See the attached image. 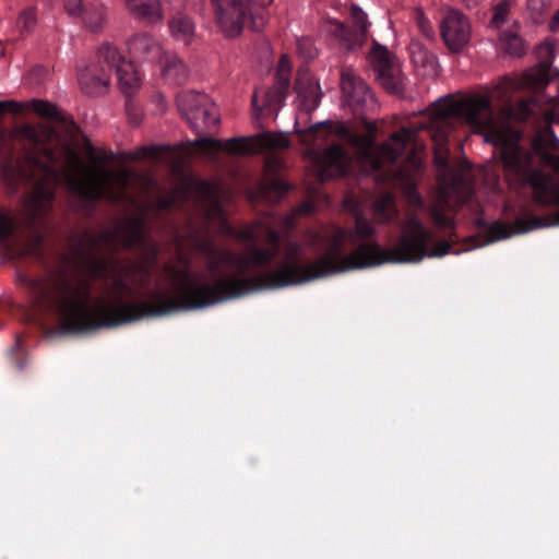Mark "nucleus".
Masks as SVG:
<instances>
[{"instance_id": "1a4fd4ad", "label": "nucleus", "mask_w": 559, "mask_h": 559, "mask_svg": "<svg viewBox=\"0 0 559 559\" xmlns=\"http://www.w3.org/2000/svg\"><path fill=\"white\" fill-rule=\"evenodd\" d=\"M307 157L313 174L320 181L344 176L352 164L349 153L338 144H332L322 152L309 151Z\"/></svg>"}, {"instance_id": "c85d7f7f", "label": "nucleus", "mask_w": 559, "mask_h": 559, "mask_svg": "<svg viewBox=\"0 0 559 559\" xmlns=\"http://www.w3.org/2000/svg\"><path fill=\"white\" fill-rule=\"evenodd\" d=\"M411 58L415 67L435 71L437 58L420 43L412 41L409 46Z\"/></svg>"}, {"instance_id": "58836bf2", "label": "nucleus", "mask_w": 559, "mask_h": 559, "mask_svg": "<svg viewBox=\"0 0 559 559\" xmlns=\"http://www.w3.org/2000/svg\"><path fill=\"white\" fill-rule=\"evenodd\" d=\"M298 50L307 58H313L316 56V49L309 39H302L298 41Z\"/></svg>"}, {"instance_id": "7c9ffc66", "label": "nucleus", "mask_w": 559, "mask_h": 559, "mask_svg": "<svg viewBox=\"0 0 559 559\" xmlns=\"http://www.w3.org/2000/svg\"><path fill=\"white\" fill-rule=\"evenodd\" d=\"M500 40L510 55L521 56L525 50L523 40L516 34L503 33L500 35Z\"/></svg>"}, {"instance_id": "ea45409f", "label": "nucleus", "mask_w": 559, "mask_h": 559, "mask_svg": "<svg viewBox=\"0 0 559 559\" xmlns=\"http://www.w3.org/2000/svg\"><path fill=\"white\" fill-rule=\"evenodd\" d=\"M550 28L552 31H558L559 29V8H558V11L555 13L551 22H550Z\"/></svg>"}, {"instance_id": "dca6fc26", "label": "nucleus", "mask_w": 559, "mask_h": 559, "mask_svg": "<svg viewBox=\"0 0 559 559\" xmlns=\"http://www.w3.org/2000/svg\"><path fill=\"white\" fill-rule=\"evenodd\" d=\"M124 8L130 16L147 25L164 21V8H160L159 0H124Z\"/></svg>"}, {"instance_id": "2f4dec72", "label": "nucleus", "mask_w": 559, "mask_h": 559, "mask_svg": "<svg viewBox=\"0 0 559 559\" xmlns=\"http://www.w3.org/2000/svg\"><path fill=\"white\" fill-rule=\"evenodd\" d=\"M292 72V61L290 58L286 55L282 56L278 67H277V76L281 81L283 87H286L289 82V75Z\"/></svg>"}, {"instance_id": "ddd939ff", "label": "nucleus", "mask_w": 559, "mask_h": 559, "mask_svg": "<svg viewBox=\"0 0 559 559\" xmlns=\"http://www.w3.org/2000/svg\"><path fill=\"white\" fill-rule=\"evenodd\" d=\"M343 100L353 111L374 109L377 104L367 84L350 70H344L341 76Z\"/></svg>"}, {"instance_id": "aec40b11", "label": "nucleus", "mask_w": 559, "mask_h": 559, "mask_svg": "<svg viewBox=\"0 0 559 559\" xmlns=\"http://www.w3.org/2000/svg\"><path fill=\"white\" fill-rule=\"evenodd\" d=\"M297 94L298 106L306 111L314 110L320 104V85L312 78L298 79Z\"/></svg>"}, {"instance_id": "0eeeda50", "label": "nucleus", "mask_w": 559, "mask_h": 559, "mask_svg": "<svg viewBox=\"0 0 559 559\" xmlns=\"http://www.w3.org/2000/svg\"><path fill=\"white\" fill-rule=\"evenodd\" d=\"M440 189L431 213L438 224L449 226L451 221L443 214L444 209L452 210L468 200L472 193L471 179L466 169L460 175H439Z\"/></svg>"}, {"instance_id": "f03ea898", "label": "nucleus", "mask_w": 559, "mask_h": 559, "mask_svg": "<svg viewBox=\"0 0 559 559\" xmlns=\"http://www.w3.org/2000/svg\"><path fill=\"white\" fill-rule=\"evenodd\" d=\"M75 130L71 124L69 138L63 140L45 126L27 124L15 130L14 138L27 146L26 163L32 174L41 173L44 180L34 187L22 214L0 215V246L8 247L12 257L38 252L43 239L40 217L49 210L52 182H64L85 200L107 199L135 205V188L150 189L148 179L126 168H108L107 154L88 143L82 145Z\"/></svg>"}, {"instance_id": "4be33fe9", "label": "nucleus", "mask_w": 559, "mask_h": 559, "mask_svg": "<svg viewBox=\"0 0 559 559\" xmlns=\"http://www.w3.org/2000/svg\"><path fill=\"white\" fill-rule=\"evenodd\" d=\"M116 73L119 86L124 94H131L140 87L141 78L131 61L117 66Z\"/></svg>"}, {"instance_id": "5701e85b", "label": "nucleus", "mask_w": 559, "mask_h": 559, "mask_svg": "<svg viewBox=\"0 0 559 559\" xmlns=\"http://www.w3.org/2000/svg\"><path fill=\"white\" fill-rule=\"evenodd\" d=\"M168 27L173 38L185 45H189L194 37V24L187 16H174L169 21Z\"/></svg>"}, {"instance_id": "72a5a7b5", "label": "nucleus", "mask_w": 559, "mask_h": 559, "mask_svg": "<svg viewBox=\"0 0 559 559\" xmlns=\"http://www.w3.org/2000/svg\"><path fill=\"white\" fill-rule=\"evenodd\" d=\"M508 12H509L508 2L502 1V2L498 3L497 7L495 8V12H493V15L491 19V24L495 27H500L504 23Z\"/></svg>"}, {"instance_id": "f257e3e1", "label": "nucleus", "mask_w": 559, "mask_h": 559, "mask_svg": "<svg viewBox=\"0 0 559 559\" xmlns=\"http://www.w3.org/2000/svg\"><path fill=\"white\" fill-rule=\"evenodd\" d=\"M223 198L218 185L185 177L179 189L158 199L159 209L193 200L204 225L190 223L178 231L176 261L165 264L154 289H150L151 270L159 249L146 240L142 215L131 216L98 236L83 235L70 251V332L204 308L259 288H280L386 262H418L425 255L442 257L450 250L448 242H439L428 251L431 231L414 216L402 226L397 243L383 249L377 242H366L374 235V227L357 216L353 229L308 233L310 246H325V253L316 261L304 265L302 247L292 242L277 269L259 277L238 278L236 275L270 263L281 248L275 227L290 229L296 215L310 212L311 205H301L281 222L265 216L237 231L235 236L251 246L234 254L215 247L211 238L212 231L231 233L221 207Z\"/></svg>"}, {"instance_id": "9d476101", "label": "nucleus", "mask_w": 559, "mask_h": 559, "mask_svg": "<svg viewBox=\"0 0 559 559\" xmlns=\"http://www.w3.org/2000/svg\"><path fill=\"white\" fill-rule=\"evenodd\" d=\"M370 62L377 80L385 91L392 94H402L404 92V76L397 59L382 46H374L370 52Z\"/></svg>"}, {"instance_id": "bb28decb", "label": "nucleus", "mask_w": 559, "mask_h": 559, "mask_svg": "<svg viewBox=\"0 0 559 559\" xmlns=\"http://www.w3.org/2000/svg\"><path fill=\"white\" fill-rule=\"evenodd\" d=\"M83 23L91 32L103 29L107 23V10L104 5H91L84 10L81 16Z\"/></svg>"}, {"instance_id": "cd10ccee", "label": "nucleus", "mask_w": 559, "mask_h": 559, "mask_svg": "<svg viewBox=\"0 0 559 559\" xmlns=\"http://www.w3.org/2000/svg\"><path fill=\"white\" fill-rule=\"evenodd\" d=\"M26 106V110H34L38 116L44 118H49L58 122L66 123V117L62 111H60L57 106L52 103L43 100V99H33L31 102H23Z\"/></svg>"}, {"instance_id": "423d86ee", "label": "nucleus", "mask_w": 559, "mask_h": 559, "mask_svg": "<svg viewBox=\"0 0 559 559\" xmlns=\"http://www.w3.org/2000/svg\"><path fill=\"white\" fill-rule=\"evenodd\" d=\"M216 23L226 37L238 36L245 26L250 13V27L260 31L265 24L262 11L254 12L248 0H212Z\"/></svg>"}, {"instance_id": "a19ab883", "label": "nucleus", "mask_w": 559, "mask_h": 559, "mask_svg": "<svg viewBox=\"0 0 559 559\" xmlns=\"http://www.w3.org/2000/svg\"><path fill=\"white\" fill-rule=\"evenodd\" d=\"M4 142H5V133H4V131L0 130V148H2L4 146Z\"/></svg>"}, {"instance_id": "a878e982", "label": "nucleus", "mask_w": 559, "mask_h": 559, "mask_svg": "<svg viewBox=\"0 0 559 559\" xmlns=\"http://www.w3.org/2000/svg\"><path fill=\"white\" fill-rule=\"evenodd\" d=\"M180 152L162 146H143L138 148L133 154V159L154 158L162 163H173L175 157H178Z\"/></svg>"}, {"instance_id": "c03bdc74", "label": "nucleus", "mask_w": 559, "mask_h": 559, "mask_svg": "<svg viewBox=\"0 0 559 559\" xmlns=\"http://www.w3.org/2000/svg\"><path fill=\"white\" fill-rule=\"evenodd\" d=\"M305 48V50H309V46H304L302 49Z\"/></svg>"}, {"instance_id": "4468645a", "label": "nucleus", "mask_w": 559, "mask_h": 559, "mask_svg": "<svg viewBox=\"0 0 559 559\" xmlns=\"http://www.w3.org/2000/svg\"><path fill=\"white\" fill-rule=\"evenodd\" d=\"M127 46L129 55L138 62H157L166 52L159 40L148 33L133 35Z\"/></svg>"}, {"instance_id": "39448f33", "label": "nucleus", "mask_w": 559, "mask_h": 559, "mask_svg": "<svg viewBox=\"0 0 559 559\" xmlns=\"http://www.w3.org/2000/svg\"><path fill=\"white\" fill-rule=\"evenodd\" d=\"M334 11H341L352 21V28L345 26L344 22L337 17L328 15L322 24V32L335 38L340 47L345 50H352L360 47L368 32L367 14L356 5H336Z\"/></svg>"}, {"instance_id": "c756f323", "label": "nucleus", "mask_w": 559, "mask_h": 559, "mask_svg": "<svg viewBox=\"0 0 559 559\" xmlns=\"http://www.w3.org/2000/svg\"><path fill=\"white\" fill-rule=\"evenodd\" d=\"M396 215L394 199L391 194L379 197L373 203V216L379 223H386Z\"/></svg>"}, {"instance_id": "412c9836", "label": "nucleus", "mask_w": 559, "mask_h": 559, "mask_svg": "<svg viewBox=\"0 0 559 559\" xmlns=\"http://www.w3.org/2000/svg\"><path fill=\"white\" fill-rule=\"evenodd\" d=\"M158 62L162 75L170 83H182L188 76L187 66L176 53L165 52Z\"/></svg>"}, {"instance_id": "9b49d317", "label": "nucleus", "mask_w": 559, "mask_h": 559, "mask_svg": "<svg viewBox=\"0 0 559 559\" xmlns=\"http://www.w3.org/2000/svg\"><path fill=\"white\" fill-rule=\"evenodd\" d=\"M300 140L305 145L319 146L323 143L333 142L335 138L343 135L344 138H350L347 135L346 129L340 123H324L320 122L311 126L309 129L300 131ZM368 136L371 141L373 148H377L370 135L364 134L352 139L353 143L358 147V158L364 166L370 168V159L367 156L366 148L362 146V138Z\"/></svg>"}, {"instance_id": "6ab92c4d", "label": "nucleus", "mask_w": 559, "mask_h": 559, "mask_svg": "<svg viewBox=\"0 0 559 559\" xmlns=\"http://www.w3.org/2000/svg\"><path fill=\"white\" fill-rule=\"evenodd\" d=\"M557 139L550 130H545L537 134L533 140L534 153L539 157L543 167L551 168L556 175H559V157L547 150V145L554 146Z\"/></svg>"}, {"instance_id": "79ce46f5", "label": "nucleus", "mask_w": 559, "mask_h": 559, "mask_svg": "<svg viewBox=\"0 0 559 559\" xmlns=\"http://www.w3.org/2000/svg\"><path fill=\"white\" fill-rule=\"evenodd\" d=\"M409 199L412 202L418 201V197L416 193H409Z\"/></svg>"}, {"instance_id": "b1692460", "label": "nucleus", "mask_w": 559, "mask_h": 559, "mask_svg": "<svg viewBox=\"0 0 559 559\" xmlns=\"http://www.w3.org/2000/svg\"><path fill=\"white\" fill-rule=\"evenodd\" d=\"M283 98L282 91H267L264 88L257 90L252 96V118L253 120H259L262 116V111L264 108L272 107L276 102H280Z\"/></svg>"}, {"instance_id": "2eb2a0df", "label": "nucleus", "mask_w": 559, "mask_h": 559, "mask_svg": "<svg viewBox=\"0 0 559 559\" xmlns=\"http://www.w3.org/2000/svg\"><path fill=\"white\" fill-rule=\"evenodd\" d=\"M284 163L276 155H269L265 160V175L261 182L259 195L263 199L271 200L272 193L281 197L288 189V185L276 177V173L283 167Z\"/></svg>"}, {"instance_id": "37998d69", "label": "nucleus", "mask_w": 559, "mask_h": 559, "mask_svg": "<svg viewBox=\"0 0 559 559\" xmlns=\"http://www.w3.org/2000/svg\"><path fill=\"white\" fill-rule=\"evenodd\" d=\"M545 48L550 49L549 44H547V43H546V44H545Z\"/></svg>"}, {"instance_id": "a211bd4d", "label": "nucleus", "mask_w": 559, "mask_h": 559, "mask_svg": "<svg viewBox=\"0 0 559 559\" xmlns=\"http://www.w3.org/2000/svg\"><path fill=\"white\" fill-rule=\"evenodd\" d=\"M544 226L538 218H518L513 225L503 223H493L488 229V238L490 242L502 240L511 237L514 234H522L531 231L535 228Z\"/></svg>"}, {"instance_id": "c9c22d12", "label": "nucleus", "mask_w": 559, "mask_h": 559, "mask_svg": "<svg viewBox=\"0 0 559 559\" xmlns=\"http://www.w3.org/2000/svg\"><path fill=\"white\" fill-rule=\"evenodd\" d=\"M26 106L23 102L2 100L0 102V114H22L26 111Z\"/></svg>"}, {"instance_id": "6e6552de", "label": "nucleus", "mask_w": 559, "mask_h": 559, "mask_svg": "<svg viewBox=\"0 0 559 559\" xmlns=\"http://www.w3.org/2000/svg\"><path fill=\"white\" fill-rule=\"evenodd\" d=\"M177 105L182 116L197 131L215 126L219 121L215 103L206 95L197 92H182Z\"/></svg>"}, {"instance_id": "f704fd0d", "label": "nucleus", "mask_w": 559, "mask_h": 559, "mask_svg": "<svg viewBox=\"0 0 559 559\" xmlns=\"http://www.w3.org/2000/svg\"><path fill=\"white\" fill-rule=\"evenodd\" d=\"M63 9L69 16L74 19L81 17L84 12L82 0H63Z\"/></svg>"}, {"instance_id": "473e14b6", "label": "nucleus", "mask_w": 559, "mask_h": 559, "mask_svg": "<svg viewBox=\"0 0 559 559\" xmlns=\"http://www.w3.org/2000/svg\"><path fill=\"white\" fill-rule=\"evenodd\" d=\"M37 22L36 12L33 9L24 10L19 17V26L24 32H29L34 28Z\"/></svg>"}, {"instance_id": "7ed1b4c3", "label": "nucleus", "mask_w": 559, "mask_h": 559, "mask_svg": "<svg viewBox=\"0 0 559 559\" xmlns=\"http://www.w3.org/2000/svg\"><path fill=\"white\" fill-rule=\"evenodd\" d=\"M491 99L487 94L440 98L427 110L425 121L416 127L402 128L378 148L372 147L368 136L362 138V146L370 159V170L384 169L392 178L408 183L421 166V146L417 143V132L421 130H428L435 142L437 168L445 169L447 136L453 121L461 119L474 131L483 133L486 142L498 147L509 180L528 183L533 154L519 147L518 133L502 116L493 112Z\"/></svg>"}, {"instance_id": "f8f14e48", "label": "nucleus", "mask_w": 559, "mask_h": 559, "mask_svg": "<svg viewBox=\"0 0 559 559\" xmlns=\"http://www.w3.org/2000/svg\"><path fill=\"white\" fill-rule=\"evenodd\" d=\"M441 37L449 50L461 51L471 40L472 26L462 12L448 10L440 23Z\"/></svg>"}, {"instance_id": "e433bc0d", "label": "nucleus", "mask_w": 559, "mask_h": 559, "mask_svg": "<svg viewBox=\"0 0 559 559\" xmlns=\"http://www.w3.org/2000/svg\"><path fill=\"white\" fill-rule=\"evenodd\" d=\"M160 8H164V14L166 10L179 13L187 7V0H159Z\"/></svg>"}, {"instance_id": "4c0bfd02", "label": "nucleus", "mask_w": 559, "mask_h": 559, "mask_svg": "<svg viewBox=\"0 0 559 559\" xmlns=\"http://www.w3.org/2000/svg\"><path fill=\"white\" fill-rule=\"evenodd\" d=\"M417 25L423 35L427 38H432L435 33L429 21L423 15L421 12L417 13Z\"/></svg>"}, {"instance_id": "f3484780", "label": "nucleus", "mask_w": 559, "mask_h": 559, "mask_svg": "<svg viewBox=\"0 0 559 559\" xmlns=\"http://www.w3.org/2000/svg\"><path fill=\"white\" fill-rule=\"evenodd\" d=\"M110 74L105 69H98L96 64L84 69L79 75L82 91L92 96L105 94L110 85Z\"/></svg>"}, {"instance_id": "20e7f679", "label": "nucleus", "mask_w": 559, "mask_h": 559, "mask_svg": "<svg viewBox=\"0 0 559 559\" xmlns=\"http://www.w3.org/2000/svg\"><path fill=\"white\" fill-rule=\"evenodd\" d=\"M290 142L283 132H264L248 138H233L226 141L203 138L192 143L193 150L203 154L225 152L231 155H250L262 152L282 151Z\"/></svg>"}, {"instance_id": "393cba45", "label": "nucleus", "mask_w": 559, "mask_h": 559, "mask_svg": "<svg viewBox=\"0 0 559 559\" xmlns=\"http://www.w3.org/2000/svg\"><path fill=\"white\" fill-rule=\"evenodd\" d=\"M127 60L120 51L111 44L105 43L98 49V69H105L106 72L117 71V66L126 62Z\"/></svg>"}]
</instances>
